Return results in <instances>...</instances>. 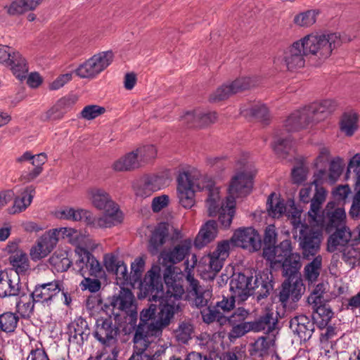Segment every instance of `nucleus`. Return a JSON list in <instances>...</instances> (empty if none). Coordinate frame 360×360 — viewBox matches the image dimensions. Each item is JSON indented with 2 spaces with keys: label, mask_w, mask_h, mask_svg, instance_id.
<instances>
[{
  "label": "nucleus",
  "mask_w": 360,
  "mask_h": 360,
  "mask_svg": "<svg viewBox=\"0 0 360 360\" xmlns=\"http://www.w3.org/2000/svg\"><path fill=\"white\" fill-rule=\"evenodd\" d=\"M19 321L18 316L13 312H5L0 315V332L7 334L13 333Z\"/></svg>",
  "instance_id": "09e8293b"
},
{
  "label": "nucleus",
  "mask_w": 360,
  "mask_h": 360,
  "mask_svg": "<svg viewBox=\"0 0 360 360\" xmlns=\"http://www.w3.org/2000/svg\"><path fill=\"white\" fill-rule=\"evenodd\" d=\"M255 85V81L250 77H241L236 79L229 85H222L210 97L212 102L224 100L230 96L248 89Z\"/></svg>",
  "instance_id": "a211bd4d"
},
{
  "label": "nucleus",
  "mask_w": 360,
  "mask_h": 360,
  "mask_svg": "<svg viewBox=\"0 0 360 360\" xmlns=\"http://www.w3.org/2000/svg\"><path fill=\"white\" fill-rule=\"evenodd\" d=\"M177 193L179 203L186 209L191 208L195 203L194 185L191 176L186 172L179 174Z\"/></svg>",
  "instance_id": "412c9836"
},
{
  "label": "nucleus",
  "mask_w": 360,
  "mask_h": 360,
  "mask_svg": "<svg viewBox=\"0 0 360 360\" xmlns=\"http://www.w3.org/2000/svg\"><path fill=\"white\" fill-rule=\"evenodd\" d=\"M191 248V243L185 240L167 252L162 254V259L164 262H168L172 264L179 263L188 255Z\"/></svg>",
  "instance_id": "c9c22d12"
},
{
  "label": "nucleus",
  "mask_w": 360,
  "mask_h": 360,
  "mask_svg": "<svg viewBox=\"0 0 360 360\" xmlns=\"http://www.w3.org/2000/svg\"><path fill=\"white\" fill-rule=\"evenodd\" d=\"M253 277L244 274H233L230 282V290L241 301L246 300L248 297L256 294L258 300L267 297L273 289L272 275L268 271H262Z\"/></svg>",
  "instance_id": "39448f33"
},
{
  "label": "nucleus",
  "mask_w": 360,
  "mask_h": 360,
  "mask_svg": "<svg viewBox=\"0 0 360 360\" xmlns=\"http://www.w3.org/2000/svg\"><path fill=\"white\" fill-rule=\"evenodd\" d=\"M10 263L15 270L12 274L25 275L30 269V262L26 253L22 252H16L10 257Z\"/></svg>",
  "instance_id": "ea45409f"
},
{
  "label": "nucleus",
  "mask_w": 360,
  "mask_h": 360,
  "mask_svg": "<svg viewBox=\"0 0 360 360\" xmlns=\"http://www.w3.org/2000/svg\"><path fill=\"white\" fill-rule=\"evenodd\" d=\"M334 203L328 202L326 208L321 212V215L323 217V222L321 224L317 221H312L310 219V223L317 226L323 227L326 226L328 228H340L345 226V221L346 219V213L342 207H337L333 209Z\"/></svg>",
  "instance_id": "b1692460"
},
{
  "label": "nucleus",
  "mask_w": 360,
  "mask_h": 360,
  "mask_svg": "<svg viewBox=\"0 0 360 360\" xmlns=\"http://www.w3.org/2000/svg\"><path fill=\"white\" fill-rule=\"evenodd\" d=\"M217 234V224L214 220L207 221L200 229L194 245L198 248H202L212 241Z\"/></svg>",
  "instance_id": "7c9ffc66"
},
{
  "label": "nucleus",
  "mask_w": 360,
  "mask_h": 360,
  "mask_svg": "<svg viewBox=\"0 0 360 360\" xmlns=\"http://www.w3.org/2000/svg\"><path fill=\"white\" fill-rule=\"evenodd\" d=\"M327 191L323 187L315 188L313 184L304 186L299 193L300 200L304 203L310 202V209L308 217L312 221L319 224L323 222V217L321 215L322 205L326 199Z\"/></svg>",
  "instance_id": "9d476101"
},
{
  "label": "nucleus",
  "mask_w": 360,
  "mask_h": 360,
  "mask_svg": "<svg viewBox=\"0 0 360 360\" xmlns=\"http://www.w3.org/2000/svg\"><path fill=\"white\" fill-rule=\"evenodd\" d=\"M49 264L58 272H64L72 264L70 252L66 250H58L49 258Z\"/></svg>",
  "instance_id": "e433bc0d"
},
{
  "label": "nucleus",
  "mask_w": 360,
  "mask_h": 360,
  "mask_svg": "<svg viewBox=\"0 0 360 360\" xmlns=\"http://www.w3.org/2000/svg\"><path fill=\"white\" fill-rule=\"evenodd\" d=\"M118 352L116 347L112 348L110 354L105 350L98 351L95 356H90L87 360H117Z\"/></svg>",
  "instance_id": "774afa93"
},
{
  "label": "nucleus",
  "mask_w": 360,
  "mask_h": 360,
  "mask_svg": "<svg viewBox=\"0 0 360 360\" xmlns=\"http://www.w3.org/2000/svg\"><path fill=\"white\" fill-rule=\"evenodd\" d=\"M352 239L350 229L343 226L335 229V231L330 236L328 240V250L330 252L335 250L342 252V259L348 262L350 259L354 258L356 254L353 248L347 247Z\"/></svg>",
  "instance_id": "ddd939ff"
},
{
  "label": "nucleus",
  "mask_w": 360,
  "mask_h": 360,
  "mask_svg": "<svg viewBox=\"0 0 360 360\" xmlns=\"http://www.w3.org/2000/svg\"><path fill=\"white\" fill-rule=\"evenodd\" d=\"M241 114L244 116H252L264 122H266L269 118L267 107L264 104L260 103L252 105L250 108L242 109Z\"/></svg>",
  "instance_id": "de8ad7c7"
},
{
  "label": "nucleus",
  "mask_w": 360,
  "mask_h": 360,
  "mask_svg": "<svg viewBox=\"0 0 360 360\" xmlns=\"http://www.w3.org/2000/svg\"><path fill=\"white\" fill-rule=\"evenodd\" d=\"M75 73L81 78H93L101 73L93 56L81 64L76 70Z\"/></svg>",
  "instance_id": "a18cd8bd"
},
{
  "label": "nucleus",
  "mask_w": 360,
  "mask_h": 360,
  "mask_svg": "<svg viewBox=\"0 0 360 360\" xmlns=\"http://www.w3.org/2000/svg\"><path fill=\"white\" fill-rule=\"evenodd\" d=\"M191 179L195 191H207L206 206L209 216L213 217L217 212L219 200L220 199L219 188L214 186V181L210 178L205 175H194Z\"/></svg>",
  "instance_id": "2eb2a0df"
},
{
  "label": "nucleus",
  "mask_w": 360,
  "mask_h": 360,
  "mask_svg": "<svg viewBox=\"0 0 360 360\" xmlns=\"http://www.w3.org/2000/svg\"><path fill=\"white\" fill-rule=\"evenodd\" d=\"M134 297L132 292L127 288H121L118 295H114L111 304L115 309L128 313L133 311Z\"/></svg>",
  "instance_id": "473e14b6"
},
{
  "label": "nucleus",
  "mask_w": 360,
  "mask_h": 360,
  "mask_svg": "<svg viewBox=\"0 0 360 360\" xmlns=\"http://www.w3.org/2000/svg\"><path fill=\"white\" fill-rule=\"evenodd\" d=\"M196 115L198 117V127H204L214 122L217 119V114L214 112H205L200 109H196Z\"/></svg>",
  "instance_id": "052dcab7"
},
{
  "label": "nucleus",
  "mask_w": 360,
  "mask_h": 360,
  "mask_svg": "<svg viewBox=\"0 0 360 360\" xmlns=\"http://www.w3.org/2000/svg\"><path fill=\"white\" fill-rule=\"evenodd\" d=\"M90 333L87 321L82 318H76L68 326L69 341L73 344L81 345L86 340Z\"/></svg>",
  "instance_id": "cd10ccee"
},
{
  "label": "nucleus",
  "mask_w": 360,
  "mask_h": 360,
  "mask_svg": "<svg viewBox=\"0 0 360 360\" xmlns=\"http://www.w3.org/2000/svg\"><path fill=\"white\" fill-rule=\"evenodd\" d=\"M58 244V239L53 236L50 230L46 231L36 241L30 250L33 261H39L47 257Z\"/></svg>",
  "instance_id": "5701e85b"
},
{
  "label": "nucleus",
  "mask_w": 360,
  "mask_h": 360,
  "mask_svg": "<svg viewBox=\"0 0 360 360\" xmlns=\"http://www.w3.org/2000/svg\"><path fill=\"white\" fill-rule=\"evenodd\" d=\"M335 107L336 103L332 99L313 103L292 112L285 121V129L288 132L298 131L310 123L323 120L335 109Z\"/></svg>",
  "instance_id": "423d86ee"
},
{
  "label": "nucleus",
  "mask_w": 360,
  "mask_h": 360,
  "mask_svg": "<svg viewBox=\"0 0 360 360\" xmlns=\"http://www.w3.org/2000/svg\"><path fill=\"white\" fill-rule=\"evenodd\" d=\"M290 328L301 341H307L314 331V321L305 315L295 316L290 321Z\"/></svg>",
  "instance_id": "bb28decb"
},
{
  "label": "nucleus",
  "mask_w": 360,
  "mask_h": 360,
  "mask_svg": "<svg viewBox=\"0 0 360 360\" xmlns=\"http://www.w3.org/2000/svg\"><path fill=\"white\" fill-rule=\"evenodd\" d=\"M77 101V97L73 95L61 98L47 111L46 119L51 120H60L67 112L72 108Z\"/></svg>",
  "instance_id": "c85d7f7f"
},
{
  "label": "nucleus",
  "mask_w": 360,
  "mask_h": 360,
  "mask_svg": "<svg viewBox=\"0 0 360 360\" xmlns=\"http://www.w3.org/2000/svg\"><path fill=\"white\" fill-rule=\"evenodd\" d=\"M101 72L108 68L113 60L114 54L111 51H103L93 56Z\"/></svg>",
  "instance_id": "6e6d98bb"
},
{
  "label": "nucleus",
  "mask_w": 360,
  "mask_h": 360,
  "mask_svg": "<svg viewBox=\"0 0 360 360\" xmlns=\"http://www.w3.org/2000/svg\"><path fill=\"white\" fill-rule=\"evenodd\" d=\"M319 12L315 10H309L301 13L295 17L294 22L301 27H309L315 23Z\"/></svg>",
  "instance_id": "864d4df0"
},
{
  "label": "nucleus",
  "mask_w": 360,
  "mask_h": 360,
  "mask_svg": "<svg viewBox=\"0 0 360 360\" xmlns=\"http://www.w3.org/2000/svg\"><path fill=\"white\" fill-rule=\"evenodd\" d=\"M35 195V188L33 186H29L24 188L20 195L14 198L12 213H20L25 211L32 203Z\"/></svg>",
  "instance_id": "f704fd0d"
},
{
  "label": "nucleus",
  "mask_w": 360,
  "mask_h": 360,
  "mask_svg": "<svg viewBox=\"0 0 360 360\" xmlns=\"http://www.w3.org/2000/svg\"><path fill=\"white\" fill-rule=\"evenodd\" d=\"M86 195L95 208L104 211L99 217H94L91 213V227L110 228L121 223L122 213L105 189L99 187L89 188L86 191Z\"/></svg>",
  "instance_id": "20e7f679"
},
{
  "label": "nucleus",
  "mask_w": 360,
  "mask_h": 360,
  "mask_svg": "<svg viewBox=\"0 0 360 360\" xmlns=\"http://www.w3.org/2000/svg\"><path fill=\"white\" fill-rule=\"evenodd\" d=\"M43 0H15L8 8L10 15L21 14L24 12L35 9Z\"/></svg>",
  "instance_id": "37998d69"
},
{
  "label": "nucleus",
  "mask_w": 360,
  "mask_h": 360,
  "mask_svg": "<svg viewBox=\"0 0 360 360\" xmlns=\"http://www.w3.org/2000/svg\"><path fill=\"white\" fill-rule=\"evenodd\" d=\"M322 256L318 255L304 266V276L309 283H312L317 281L322 268Z\"/></svg>",
  "instance_id": "79ce46f5"
},
{
  "label": "nucleus",
  "mask_w": 360,
  "mask_h": 360,
  "mask_svg": "<svg viewBox=\"0 0 360 360\" xmlns=\"http://www.w3.org/2000/svg\"><path fill=\"white\" fill-rule=\"evenodd\" d=\"M202 320L206 323L217 322L220 326L226 324V316L214 305L208 306L201 311Z\"/></svg>",
  "instance_id": "49530a36"
},
{
  "label": "nucleus",
  "mask_w": 360,
  "mask_h": 360,
  "mask_svg": "<svg viewBox=\"0 0 360 360\" xmlns=\"http://www.w3.org/2000/svg\"><path fill=\"white\" fill-rule=\"evenodd\" d=\"M293 230L299 233L300 247L304 259L316 256L320 250L321 234L314 231L302 220V212L296 209L288 215Z\"/></svg>",
  "instance_id": "1a4fd4ad"
},
{
  "label": "nucleus",
  "mask_w": 360,
  "mask_h": 360,
  "mask_svg": "<svg viewBox=\"0 0 360 360\" xmlns=\"http://www.w3.org/2000/svg\"><path fill=\"white\" fill-rule=\"evenodd\" d=\"M116 276L117 283L119 285H125L128 283L129 275L128 274L127 265L122 261L116 269L112 271Z\"/></svg>",
  "instance_id": "680f3d73"
},
{
  "label": "nucleus",
  "mask_w": 360,
  "mask_h": 360,
  "mask_svg": "<svg viewBox=\"0 0 360 360\" xmlns=\"http://www.w3.org/2000/svg\"><path fill=\"white\" fill-rule=\"evenodd\" d=\"M141 163L136 151H131L117 160L112 165L116 172L130 171L140 167Z\"/></svg>",
  "instance_id": "4c0bfd02"
},
{
  "label": "nucleus",
  "mask_w": 360,
  "mask_h": 360,
  "mask_svg": "<svg viewBox=\"0 0 360 360\" xmlns=\"http://www.w3.org/2000/svg\"><path fill=\"white\" fill-rule=\"evenodd\" d=\"M288 278L282 284V288L279 292V301L285 304L290 297L293 302H297L301 297L303 285L302 281L294 274L293 276H285Z\"/></svg>",
  "instance_id": "a878e982"
},
{
  "label": "nucleus",
  "mask_w": 360,
  "mask_h": 360,
  "mask_svg": "<svg viewBox=\"0 0 360 360\" xmlns=\"http://www.w3.org/2000/svg\"><path fill=\"white\" fill-rule=\"evenodd\" d=\"M324 292L323 285L318 284L311 295L308 297V302L311 305H317L324 302L323 294Z\"/></svg>",
  "instance_id": "69168bd1"
},
{
  "label": "nucleus",
  "mask_w": 360,
  "mask_h": 360,
  "mask_svg": "<svg viewBox=\"0 0 360 360\" xmlns=\"http://www.w3.org/2000/svg\"><path fill=\"white\" fill-rule=\"evenodd\" d=\"M164 303L160 311L158 312L155 322H150V320L155 316L156 306L152 304L147 308L142 309L140 314V321L134 336L135 353L129 360H153L151 353L146 351L155 340L160 338L162 333V329L170 323L174 317V310L176 304L172 301Z\"/></svg>",
  "instance_id": "f257e3e1"
},
{
  "label": "nucleus",
  "mask_w": 360,
  "mask_h": 360,
  "mask_svg": "<svg viewBox=\"0 0 360 360\" xmlns=\"http://www.w3.org/2000/svg\"><path fill=\"white\" fill-rule=\"evenodd\" d=\"M312 308L314 310V316L313 317H319L324 318L326 319H331L333 316V312L332 310L327 307L326 305L322 302L317 305H312Z\"/></svg>",
  "instance_id": "338daca9"
},
{
  "label": "nucleus",
  "mask_w": 360,
  "mask_h": 360,
  "mask_svg": "<svg viewBox=\"0 0 360 360\" xmlns=\"http://www.w3.org/2000/svg\"><path fill=\"white\" fill-rule=\"evenodd\" d=\"M274 345L275 340L274 337H259L252 345V352L251 354L259 357H264L269 354V352L274 348Z\"/></svg>",
  "instance_id": "a19ab883"
},
{
  "label": "nucleus",
  "mask_w": 360,
  "mask_h": 360,
  "mask_svg": "<svg viewBox=\"0 0 360 360\" xmlns=\"http://www.w3.org/2000/svg\"><path fill=\"white\" fill-rule=\"evenodd\" d=\"M263 257L270 262L271 266L277 264L283 268L284 276L297 274L301 266L300 255L292 253L291 242L284 240L277 246L264 247Z\"/></svg>",
  "instance_id": "6e6552de"
},
{
  "label": "nucleus",
  "mask_w": 360,
  "mask_h": 360,
  "mask_svg": "<svg viewBox=\"0 0 360 360\" xmlns=\"http://www.w3.org/2000/svg\"><path fill=\"white\" fill-rule=\"evenodd\" d=\"M79 286L82 290H89L91 292L99 291L101 287V281L97 278H91L89 276H83Z\"/></svg>",
  "instance_id": "e2e57ef3"
},
{
  "label": "nucleus",
  "mask_w": 360,
  "mask_h": 360,
  "mask_svg": "<svg viewBox=\"0 0 360 360\" xmlns=\"http://www.w3.org/2000/svg\"><path fill=\"white\" fill-rule=\"evenodd\" d=\"M344 163L340 158L336 157L331 160L328 172L329 174V184L333 185L338 180L342 173Z\"/></svg>",
  "instance_id": "603ef678"
},
{
  "label": "nucleus",
  "mask_w": 360,
  "mask_h": 360,
  "mask_svg": "<svg viewBox=\"0 0 360 360\" xmlns=\"http://www.w3.org/2000/svg\"><path fill=\"white\" fill-rule=\"evenodd\" d=\"M266 209L269 215L274 218L280 217L285 211V205L283 200L274 198V194H271L266 202Z\"/></svg>",
  "instance_id": "3c124183"
},
{
  "label": "nucleus",
  "mask_w": 360,
  "mask_h": 360,
  "mask_svg": "<svg viewBox=\"0 0 360 360\" xmlns=\"http://www.w3.org/2000/svg\"><path fill=\"white\" fill-rule=\"evenodd\" d=\"M186 281L188 283L187 296L191 304L197 308L207 307L212 297L211 291L199 285L198 281L190 272L187 274Z\"/></svg>",
  "instance_id": "6ab92c4d"
},
{
  "label": "nucleus",
  "mask_w": 360,
  "mask_h": 360,
  "mask_svg": "<svg viewBox=\"0 0 360 360\" xmlns=\"http://www.w3.org/2000/svg\"><path fill=\"white\" fill-rule=\"evenodd\" d=\"M34 303L31 294L26 295L22 293L16 303L18 312L23 318H29L34 311Z\"/></svg>",
  "instance_id": "8fccbe9b"
},
{
  "label": "nucleus",
  "mask_w": 360,
  "mask_h": 360,
  "mask_svg": "<svg viewBox=\"0 0 360 360\" xmlns=\"http://www.w3.org/2000/svg\"><path fill=\"white\" fill-rule=\"evenodd\" d=\"M21 294L20 278L18 275L6 273L0 280V297L18 296Z\"/></svg>",
  "instance_id": "c756f323"
},
{
  "label": "nucleus",
  "mask_w": 360,
  "mask_h": 360,
  "mask_svg": "<svg viewBox=\"0 0 360 360\" xmlns=\"http://www.w3.org/2000/svg\"><path fill=\"white\" fill-rule=\"evenodd\" d=\"M94 335L102 345L110 346L117 342L120 328L111 317L96 320Z\"/></svg>",
  "instance_id": "dca6fc26"
},
{
  "label": "nucleus",
  "mask_w": 360,
  "mask_h": 360,
  "mask_svg": "<svg viewBox=\"0 0 360 360\" xmlns=\"http://www.w3.org/2000/svg\"><path fill=\"white\" fill-rule=\"evenodd\" d=\"M303 53L310 56L321 64L332 53L333 50L341 44L340 36L338 33H312L300 39Z\"/></svg>",
  "instance_id": "0eeeda50"
},
{
  "label": "nucleus",
  "mask_w": 360,
  "mask_h": 360,
  "mask_svg": "<svg viewBox=\"0 0 360 360\" xmlns=\"http://www.w3.org/2000/svg\"><path fill=\"white\" fill-rule=\"evenodd\" d=\"M231 242L234 245L250 252L257 251L262 247L260 236L252 227L240 228L236 230L231 238Z\"/></svg>",
  "instance_id": "f3484780"
},
{
  "label": "nucleus",
  "mask_w": 360,
  "mask_h": 360,
  "mask_svg": "<svg viewBox=\"0 0 360 360\" xmlns=\"http://www.w3.org/2000/svg\"><path fill=\"white\" fill-rule=\"evenodd\" d=\"M304 56L302 43L298 40L284 51L282 61L288 70L293 71L304 66Z\"/></svg>",
  "instance_id": "393cba45"
},
{
  "label": "nucleus",
  "mask_w": 360,
  "mask_h": 360,
  "mask_svg": "<svg viewBox=\"0 0 360 360\" xmlns=\"http://www.w3.org/2000/svg\"><path fill=\"white\" fill-rule=\"evenodd\" d=\"M105 111L104 108L96 105H87L81 112L82 117L90 120L95 119Z\"/></svg>",
  "instance_id": "0e129e2a"
},
{
  "label": "nucleus",
  "mask_w": 360,
  "mask_h": 360,
  "mask_svg": "<svg viewBox=\"0 0 360 360\" xmlns=\"http://www.w3.org/2000/svg\"><path fill=\"white\" fill-rule=\"evenodd\" d=\"M9 62L6 66L11 68L13 75L20 79L25 78L28 72V66L22 55L18 52H13Z\"/></svg>",
  "instance_id": "58836bf2"
},
{
  "label": "nucleus",
  "mask_w": 360,
  "mask_h": 360,
  "mask_svg": "<svg viewBox=\"0 0 360 360\" xmlns=\"http://www.w3.org/2000/svg\"><path fill=\"white\" fill-rule=\"evenodd\" d=\"M165 181L164 176L160 175L143 176L134 184L135 195L141 198H146L162 189L165 185Z\"/></svg>",
  "instance_id": "aec40b11"
},
{
  "label": "nucleus",
  "mask_w": 360,
  "mask_h": 360,
  "mask_svg": "<svg viewBox=\"0 0 360 360\" xmlns=\"http://www.w3.org/2000/svg\"><path fill=\"white\" fill-rule=\"evenodd\" d=\"M358 129V115L354 112L343 114L340 120V129L347 136H351Z\"/></svg>",
  "instance_id": "c03bdc74"
},
{
  "label": "nucleus",
  "mask_w": 360,
  "mask_h": 360,
  "mask_svg": "<svg viewBox=\"0 0 360 360\" xmlns=\"http://www.w3.org/2000/svg\"><path fill=\"white\" fill-rule=\"evenodd\" d=\"M77 259L75 263L77 271L83 276L98 278L101 276L103 267L96 258L87 250L77 247L75 250Z\"/></svg>",
  "instance_id": "4468645a"
},
{
  "label": "nucleus",
  "mask_w": 360,
  "mask_h": 360,
  "mask_svg": "<svg viewBox=\"0 0 360 360\" xmlns=\"http://www.w3.org/2000/svg\"><path fill=\"white\" fill-rule=\"evenodd\" d=\"M175 267L174 264L170 263L167 266L163 271V278L165 283L168 287H172L174 292L168 290L166 292L163 290V284L161 277V268L159 265H153L151 269L146 274L143 281L140 284V294L139 298L148 297V301L150 302H158V305L151 303L156 306V311L155 316L153 317L150 322H155L156 316L160 311L163 302H168L172 300L177 306L174 310V315L178 311L180 307V300L184 292L182 286L174 285L175 283ZM170 304H172L170 303Z\"/></svg>",
  "instance_id": "f03ea898"
},
{
  "label": "nucleus",
  "mask_w": 360,
  "mask_h": 360,
  "mask_svg": "<svg viewBox=\"0 0 360 360\" xmlns=\"http://www.w3.org/2000/svg\"><path fill=\"white\" fill-rule=\"evenodd\" d=\"M141 165L154 159L157 155V150L153 145H147L138 148L136 150Z\"/></svg>",
  "instance_id": "5fc2aeb1"
},
{
  "label": "nucleus",
  "mask_w": 360,
  "mask_h": 360,
  "mask_svg": "<svg viewBox=\"0 0 360 360\" xmlns=\"http://www.w3.org/2000/svg\"><path fill=\"white\" fill-rule=\"evenodd\" d=\"M250 315V311L244 307L236 309L231 315L226 316V324H236L238 323H245V320Z\"/></svg>",
  "instance_id": "13d9d810"
},
{
  "label": "nucleus",
  "mask_w": 360,
  "mask_h": 360,
  "mask_svg": "<svg viewBox=\"0 0 360 360\" xmlns=\"http://www.w3.org/2000/svg\"><path fill=\"white\" fill-rule=\"evenodd\" d=\"M276 324V321L273 318L272 314L266 313L254 321L229 324L232 328L228 333V337L231 341H233L250 331L266 330L271 332L275 328Z\"/></svg>",
  "instance_id": "f8f14e48"
},
{
  "label": "nucleus",
  "mask_w": 360,
  "mask_h": 360,
  "mask_svg": "<svg viewBox=\"0 0 360 360\" xmlns=\"http://www.w3.org/2000/svg\"><path fill=\"white\" fill-rule=\"evenodd\" d=\"M230 243L224 240L218 244L216 250L212 253L204 256L200 261L199 268L204 279L212 280L221 269L224 261L229 255Z\"/></svg>",
  "instance_id": "9b49d317"
},
{
  "label": "nucleus",
  "mask_w": 360,
  "mask_h": 360,
  "mask_svg": "<svg viewBox=\"0 0 360 360\" xmlns=\"http://www.w3.org/2000/svg\"><path fill=\"white\" fill-rule=\"evenodd\" d=\"M292 140L290 136L278 138L273 144V149L278 155L288 154L292 147Z\"/></svg>",
  "instance_id": "4d7b16f0"
},
{
  "label": "nucleus",
  "mask_w": 360,
  "mask_h": 360,
  "mask_svg": "<svg viewBox=\"0 0 360 360\" xmlns=\"http://www.w3.org/2000/svg\"><path fill=\"white\" fill-rule=\"evenodd\" d=\"M56 216L60 219L72 221H84L88 226H91V212L86 210L65 207L58 210Z\"/></svg>",
  "instance_id": "2f4dec72"
},
{
  "label": "nucleus",
  "mask_w": 360,
  "mask_h": 360,
  "mask_svg": "<svg viewBox=\"0 0 360 360\" xmlns=\"http://www.w3.org/2000/svg\"><path fill=\"white\" fill-rule=\"evenodd\" d=\"M62 290L59 281H53L42 284H38L31 293L34 302L41 303L49 306L53 299Z\"/></svg>",
  "instance_id": "4be33fe9"
},
{
  "label": "nucleus",
  "mask_w": 360,
  "mask_h": 360,
  "mask_svg": "<svg viewBox=\"0 0 360 360\" xmlns=\"http://www.w3.org/2000/svg\"><path fill=\"white\" fill-rule=\"evenodd\" d=\"M169 231L165 223L159 224L152 233L149 240L148 250L152 255H156L165 243Z\"/></svg>",
  "instance_id": "72a5a7b5"
},
{
  "label": "nucleus",
  "mask_w": 360,
  "mask_h": 360,
  "mask_svg": "<svg viewBox=\"0 0 360 360\" xmlns=\"http://www.w3.org/2000/svg\"><path fill=\"white\" fill-rule=\"evenodd\" d=\"M193 326L188 323L183 322L179 324L176 330V336L178 341L182 343H186L191 338Z\"/></svg>",
  "instance_id": "bf43d9fd"
},
{
  "label": "nucleus",
  "mask_w": 360,
  "mask_h": 360,
  "mask_svg": "<svg viewBox=\"0 0 360 360\" xmlns=\"http://www.w3.org/2000/svg\"><path fill=\"white\" fill-rule=\"evenodd\" d=\"M255 174V170L249 165H245L242 171L237 172L232 178L229 187V196L226 198V205L220 204L217 212L219 221L224 227L230 226L235 214V198L248 195L252 186V179Z\"/></svg>",
  "instance_id": "7ed1b4c3"
}]
</instances>
